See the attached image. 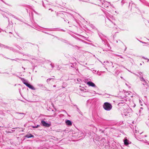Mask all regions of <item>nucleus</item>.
Segmentation results:
<instances>
[{"instance_id":"nucleus-1","label":"nucleus","mask_w":149,"mask_h":149,"mask_svg":"<svg viewBox=\"0 0 149 149\" xmlns=\"http://www.w3.org/2000/svg\"><path fill=\"white\" fill-rule=\"evenodd\" d=\"M103 106L104 109L107 111H110L112 108V105L110 103L107 102H105Z\"/></svg>"},{"instance_id":"nucleus-2","label":"nucleus","mask_w":149,"mask_h":149,"mask_svg":"<svg viewBox=\"0 0 149 149\" xmlns=\"http://www.w3.org/2000/svg\"><path fill=\"white\" fill-rule=\"evenodd\" d=\"M41 123L42 125L46 127H49L50 126V125L48 123L46 122L43 120L41 121Z\"/></svg>"},{"instance_id":"nucleus-3","label":"nucleus","mask_w":149,"mask_h":149,"mask_svg":"<svg viewBox=\"0 0 149 149\" xmlns=\"http://www.w3.org/2000/svg\"><path fill=\"white\" fill-rule=\"evenodd\" d=\"M24 116L23 113H18L17 117L18 119H21L23 118Z\"/></svg>"},{"instance_id":"nucleus-4","label":"nucleus","mask_w":149,"mask_h":149,"mask_svg":"<svg viewBox=\"0 0 149 149\" xmlns=\"http://www.w3.org/2000/svg\"><path fill=\"white\" fill-rule=\"evenodd\" d=\"M87 84L89 86H91L93 87L96 86L95 84L91 81H88L87 82Z\"/></svg>"},{"instance_id":"nucleus-5","label":"nucleus","mask_w":149,"mask_h":149,"mask_svg":"<svg viewBox=\"0 0 149 149\" xmlns=\"http://www.w3.org/2000/svg\"><path fill=\"white\" fill-rule=\"evenodd\" d=\"M25 84L29 88L35 90V88L32 86L30 84H28V83H27Z\"/></svg>"},{"instance_id":"nucleus-6","label":"nucleus","mask_w":149,"mask_h":149,"mask_svg":"<svg viewBox=\"0 0 149 149\" xmlns=\"http://www.w3.org/2000/svg\"><path fill=\"white\" fill-rule=\"evenodd\" d=\"M25 84L29 88L35 90V88L32 86L30 84H28V83H27Z\"/></svg>"},{"instance_id":"nucleus-7","label":"nucleus","mask_w":149,"mask_h":149,"mask_svg":"<svg viewBox=\"0 0 149 149\" xmlns=\"http://www.w3.org/2000/svg\"><path fill=\"white\" fill-rule=\"evenodd\" d=\"M65 123L67 125H72V123L69 120H67L65 121Z\"/></svg>"},{"instance_id":"nucleus-8","label":"nucleus","mask_w":149,"mask_h":149,"mask_svg":"<svg viewBox=\"0 0 149 149\" xmlns=\"http://www.w3.org/2000/svg\"><path fill=\"white\" fill-rule=\"evenodd\" d=\"M129 141L127 140V139H125L124 140V144L126 145H127L129 144Z\"/></svg>"},{"instance_id":"nucleus-9","label":"nucleus","mask_w":149,"mask_h":149,"mask_svg":"<svg viewBox=\"0 0 149 149\" xmlns=\"http://www.w3.org/2000/svg\"><path fill=\"white\" fill-rule=\"evenodd\" d=\"M140 80L141 81L144 82L143 83V85H145V84H146V81L144 79V78L143 77H140Z\"/></svg>"},{"instance_id":"nucleus-10","label":"nucleus","mask_w":149,"mask_h":149,"mask_svg":"<svg viewBox=\"0 0 149 149\" xmlns=\"http://www.w3.org/2000/svg\"><path fill=\"white\" fill-rule=\"evenodd\" d=\"M25 137H27V138H29L33 137L34 136L33 135H32L31 134H29L26 135L25 136Z\"/></svg>"},{"instance_id":"nucleus-11","label":"nucleus","mask_w":149,"mask_h":149,"mask_svg":"<svg viewBox=\"0 0 149 149\" xmlns=\"http://www.w3.org/2000/svg\"><path fill=\"white\" fill-rule=\"evenodd\" d=\"M106 21V22L109 23L110 24L113 23L112 22L109 20L108 18H107V19Z\"/></svg>"},{"instance_id":"nucleus-12","label":"nucleus","mask_w":149,"mask_h":149,"mask_svg":"<svg viewBox=\"0 0 149 149\" xmlns=\"http://www.w3.org/2000/svg\"><path fill=\"white\" fill-rule=\"evenodd\" d=\"M22 80L24 84H25V83L26 84L27 83V81L24 79H22Z\"/></svg>"},{"instance_id":"nucleus-13","label":"nucleus","mask_w":149,"mask_h":149,"mask_svg":"<svg viewBox=\"0 0 149 149\" xmlns=\"http://www.w3.org/2000/svg\"><path fill=\"white\" fill-rule=\"evenodd\" d=\"M40 126V125H37L36 126H32V127L33 128H37Z\"/></svg>"},{"instance_id":"nucleus-14","label":"nucleus","mask_w":149,"mask_h":149,"mask_svg":"<svg viewBox=\"0 0 149 149\" xmlns=\"http://www.w3.org/2000/svg\"><path fill=\"white\" fill-rule=\"evenodd\" d=\"M50 80H51L50 79H47V82H48V81H49V80L50 81Z\"/></svg>"},{"instance_id":"nucleus-15","label":"nucleus","mask_w":149,"mask_h":149,"mask_svg":"<svg viewBox=\"0 0 149 149\" xmlns=\"http://www.w3.org/2000/svg\"><path fill=\"white\" fill-rule=\"evenodd\" d=\"M50 80H51L50 79H47V82H48V81H49V80L50 81Z\"/></svg>"},{"instance_id":"nucleus-16","label":"nucleus","mask_w":149,"mask_h":149,"mask_svg":"<svg viewBox=\"0 0 149 149\" xmlns=\"http://www.w3.org/2000/svg\"><path fill=\"white\" fill-rule=\"evenodd\" d=\"M139 74L140 75H141L142 74V73L141 72H139Z\"/></svg>"},{"instance_id":"nucleus-17","label":"nucleus","mask_w":149,"mask_h":149,"mask_svg":"<svg viewBox=\"0 0 149 149\" xmlns=\"http://www.w3.org/2000/svg\"><path fill=\"white\" fill-rule=\"evenodd\" d=\"M57 70H60V68L59 67H58V68H57Z\"/></svg>"},{"instance_id":"nucleus-18","label":"nucleus","mask_w":149,"mask_h":149,"mask_svg":"<svg viewBox=\"0 0 149 149\" xmlns=\"http://www.w3.org/2000/svg\"><path fill=\"white\" fill-rule=\"evenodd\" d=\"M50 65H51V66L52 67V68H53V65H52V64H50Z\"/></svg>"},{"instance_id":"nucleus-19","label":"nucleus","mask_w":149,"mask_h":149,"mask_svg":"<svg viewBox=\"0 0 149 149\" xmlns=\"http://www.w3.org/2000/svg\"><path fill=\"white\" fill-rule=\"evenodd\" d=\"M3 46V45H1V44H0V47H1V46Z\"/></svg>"},{"instance_id":"nucleus-20","label":"nucleus","mask_w":149,"mask_h":149,"mask_svg":"<svg viewBox=\"0 0 149 149\" xmlns=\"http://www.w3.org/2000/svg\"><path fill=\"white\" fill-rule=\"evenodd\" d=\"M148 59V62H149V59Z\"/></svg>"},{"instance_id":"nucleus-21","label":"nucleus","mask_w":149,"mask_h":149,"mask_svg":"<svg viewBox=\"0 0 149 149\" xmlns=\"http://www.w3.org/2000/svg\"><path fill=\"white\" fill-rule=\"evenodd\" d=\"M53 87H56V86L55 85H54L53 86Z\"/></svg>"},{"instance_id":"nucleus-22","label":"nucleus","mask_w":149,"mask_h":149,"mask_svg":"<svg viewBox=\"0 0 149 149\" xmlns=\"http://www.w3.org/2000/svg\"><path fill=\"white\" fill-rule=\"evenodd\" d=\"M142 43H145V42H143Z\"/></svg>"},{"instance_id":"nucleus-23","label":"nucleus","mask_w":149,"mask_h":149,"mask_svg":"<svg viewBox=\"0 0 149 149\" xmlns=\"http://www.w3.org/2000/svg\"><path fill=\"white\" fill-rule=\"evenodd\" d=\"M140 65H141V63H140Z\"/></svg>"}]
</instances>
